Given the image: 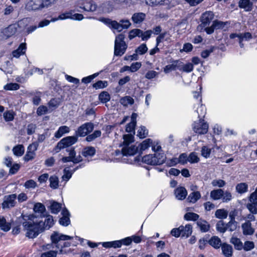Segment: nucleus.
I'll return each instance as SVG.
<instances>
[{
	"label": "nucleus",
	"instance_id": "1",
	"mask_svg": "<svg viewBox=\"0 0 257 257\" xmlns=\"http://www.w3.org/2000/svg\"><path fill=\"white\" fill-rule=\"evenodd\" d=\"M22 225L25 235L29 238H36L43 231L42 220L36 219L34 214H22Z\"/></svg>",
	"mask_w": 257,
	"mask_h": 257
},
{
	"label": "nucleus",
	"instance_id": "2",
	"mask_svg": "<svg viewBox=\"0 0 257 257\" xmlns=\"http://www.w3.org/2000/svg\"><path fill=\"white\" fill-rule=\"evenodd\" d=\"M73 238L72 236L61 234L58 232H54L51 235V239L52 243L55 247L60 249V252L62 253V248L66 246H69L70 244L67 242H63L61 244V241L71 240Z\"/></svg>",
	"mask_w": 257,
	"mask_h": 257
},
{
	"label": "nucleus",
	"instance_id": "3",
	"mask_svg": "<svg viewBox=\"0 0 257 257\" xmlns=\"http://www.w3.org/2000/svg\"><path fill=\"white\" fill-rule=\"evenodd\" d=\"M166 157L163 153H156L154 155L149 154L142 158V162L150 165H160L163 164Z\"/></svg>",
	"mask_w": 257,
	"mask_h": 257
},
{
	"label": "nucleus",
	"instance_id": "4",
	"mask_svg": "<svg viewBox=\"0 0 257 257\" xmlns=\"http://www.w3.org/2000/svg\"><path fill=\"white\" fill-rule=\"evenodd\" d=\"M102 21L109 27L117 30L118 32H120L123 29H127L131 25V23L128 20H121L119 23L109 19H103Z\"/></svg>",
	"mask_w": 257,
	"mask_h": 257
},
{
	"label": "nucleus",
	"instance_id": "5",
	"mask_svg": "<svg viewBox=\"0 0 257 257\" xmlns=\"http://www.w3.org/2000/svg\"><path fill=\"white\" fill-rule=\"evenodd\" d=\"M124 35L120 34L115 38L114 44V55L116 56H121L125 52L127 48V45L124 41Z\"/></svg>",
	"mask_w": 257,
	"mask_h": 257
},
{
	"label": "nucleus",
	"instance_id": "6",
	"mask_svg": "<svg viewBox=\"0 0 257 257\" xmlns=\"http://www.w3.org/2000/svg\"><path fill=\"white\" fill-rule=\"evenodd\" d=\"M94 127L92 122H85L79 126L75 132V135L78 137H87L91 133Z\"/></svg>",
	"mask_w": 257,
	"mask_h": 257
},
{
	"label": "nucleus",
	"instance_id": "7",
	"mask_svg": "<svg viewBox=\"0 0 257 257\" xmlns=\"http://www.w3.org/2000/svg\"><path fill=\"white\" fill-rule=\"evenodd\" d=\"M77 137L69 136L62 139L57 143L54 150L56 152H59L61 149L71 146L77 142Z\"/></svg>",
	"mask_w": 257,
	"mask_h": 257
},
{
	"label": "nucleus",
	"instance_id": "8",
	"mask_svg": "<svg viewBox=\"0 0 257 257\" xmlns=\"http://www.w3.org/2000/svg\"><path fill=\"white\" fill-rule=\"evenodd\" d=\"M174 0H145L147 5L150 7L165 6L171 9L174 6Z\"/></svg>",
	"mask_w": 257,
	"mask_h": 257
},
{
	"label": "nucleus",
	"instance_id": "9",
	"mask_svg": "<svg viewBox=\"0 0 257 257\" xmlns=\"http://www.w3.org/2000/svg\"><path fill=\"white\" fill-rule=\"evenodd\" d=\"M17 31V25L13 24L3 29L0 33L1 39H7L14 35Z\"/></svg>",
	"mask_w": 257,
	"mask_h": 257
},
{
	"label": "nucleus",
	"instance_id": "10",
	"mask_svg": "<svg viewBox=\"0 0 257 257\" xmlns=\"http://www.w3.org/2000/svg\"><path fill=\"white\" fill-rule=\"evenodd\" d=\"M193 131L198 134H205L208 129V125L204 121V120L199 119L198 122H195L193 124Z\"/></svg>",
	"mask_w": 257,
	"mask_h": 257
},
{
	"label": "nucleus",
	"instance_id": "11",
	"mask_svg": "<svg viewBox=\"0 0 257 257\" xmlns=\"http://www.w3.org/2000/svg\"><path fill=\"white\" fill-rule=\"evenodd\" d=\"M17 195L16 194L6 195L4 198V201L2 204L3 209H8L14 207L16 204V199Z\"/></svg>",
	"mask_w": 257,
	"mask_h": 257
},
{
	"label": "nucleus",
	"instance_id": "12",
	"mask_svg": "<svg viewBox=\"0 0 257 257\" xmlns=\"http://www.w3.org/2000/svg\"><path fill=\"white\" fill-rule=\"evenodd\" d=\"M84 17L82 14L74 13L73 10L66 12L59 15V19L61 20L65 19H72L73 20L80 21L83 19Z\"/></svg>",
	"mask_w": 257,
	"mask_h": 257
},
{
	"label": "nucleus",
	"instance_id": "13",
	"mask_svg": "<svg viewBox=\"0 0 257 257\" xmlns=\"http://www.w3.org/2000/svg\"><path fill=\"white\" fill-rule=\"evenodd\" d=\"M80 8L88 12H94L97 9V5L92 0H81L79 1Z\"/></svg>",
	"mask_w": 257,
	"mask_h": 257
},
{
	"label": "nucleus",
	"instance_id": "14",
	"mask_svg": "<svg viewBox=\"0 0 257 257\" xmlns=\"http://www.w3.org/2000/svg\"><path fill=\"white\" fill-rule=\"evenodd\" d=\"M214 14L211 11H206L203 13L200 18V27L208 26L214 18Z\"/></svg>",
	"mask_w": 257,
	"mask_h": 257
},
{
	"label": "nucleus",
	"instance_id": "15",
	"mask_svg": "<svg viewBox=\"0 0 257 257\" xmlns=\"http://www.w3.org/2000/svg\"><path fill=\"white\" fill-rule=\"evenodd\" d=\"M38 147V144L37 143H33L28 146L27 153L24 157L25 161L28 162L35 158V152L37 150Z\"/></svg>",
	"mask_w": 257,
	"mask_h": 257
},
{
	"label": "nucleus",
	"instance_id": "16",
	"mask_svg": "<svg viewBox=\"0 0 257 257\" xmlns=\"http://www.w3.org/2000/svg\"><path fill=\"white\" fill-rule=\"evenodd\" d=\"M182 65V61L180 60H173L171 64L166 65L164 68V72L165 73H168L172 71L179 69Z\"/></svg>",
	"mask_w": 257,
	"mask_h": 257
},
{
	"label": "nucleus",
	"instance_id": "17",
	"mask_svg": "<svg viewBox=\"0 0 257 257\" xmlns=\"http://www.w3.org/2000/svg\"><path fill=\"white\" fill-rule=\"evenodd\" d=\"M138 147L133 145H126L122 148L121 153L123 156H133L138 151Z\"/></svg>",
	"mask_w": 257,
	"mask_h": 257
},
{
	"label": "nucleus",
	"instance_id": "18",
	"mask_svg": "<svg viewBox=\"0 0 257 257\" xmlns=\"http://www.w3.org/2000/svg\"><path fill=\"white\" fill-rule=\"evenodd\" d=\"M209 244L214 248H219L221 246L222 251L225 254V246L221 243L220 239L217 236L212 237L209 240Z\"/></svg>",
	"mask_w": 257,
	"mask_h": 257
},
{
	"label": "nucleus",
	"instance_id": "19",
	"mask_svg": "<svg viewBox=\"0 0 257 257\" xmlns=\"http://www.w3.org/2000/svg\"><path fill=\"white\" fill-rule=\"evenodd\" d=\"M62 217L59 219V223L64 226H68L70 223V213L66 209H63L61 212Z\"/></svg>",
	"mask_w": 257,
	"mask_h": 257
},
{
	"label": "nucleus",
	"instance_id": "20",
	"mask_svg": "<svg viewBox=\"0 0 257 257\" xmlns=\"http://www.w3.org/2000/svg\"><path fill=\"white\" fill-rule=\"evenodd\" d=\"M253 4L250 0H239L238 7L245 12H250L252 9Z\"/></svg>",
	"mask_w": 257,
	"mask_h": 257
},
{
	"label": "nucleus",
	"instance_id": "21",
	"mask_svg": "<svg viewBox=\"0 0 257 257\" xmlns=\"http://www.w3.org/2000/svg\"><path fill=\"white\" fill-rule=\"evenodd\" d=\"M176 198L180 200H184L187 196V191L183 187H179L175 190Z\"/></svg>",
	"mask_w": 257,
	"mask_h": 257
},
{
	"label": "nucleus",
	"instance_id": "22",
	"mask_svg": "<svg viewBox=\"0 0 257 257\" xmlns=\"http://www.w3.org/2000/svg\"><path fill=\"white\" fill-rule=\"evenodd\" d=\"M146 15L144 13H136L132 17V20L134 24H141L145 19Z\"/></svg>",
	"mask_w": 257,
	"mask_h": 257
},
{
	"label": "nucleus",
	"instance_id": "23",
	"mask_svg": "<svg viewBox=\"0 0 257 257\" xmlns=\"http://www.w3.org/2000/svg\"><path fill=\"white\" fill-rule=\"evenodd\" d=\"M26 8L29 11H36L41 10L39 0H32L29 2Z\"/></svg>",
	"mask_w": 257,
	"mask_h": 257
},
{
	"label": "nucleus",
	"instance_id": "24",
	"mask_svg": "<svg viewBox=\"0 0 257 257\" xmlns=\"http://www.w3.org/2000/svg\"><path fill=\"white\" fill-rule=\"evenodd\" d=\"M242 229L244 235H252L254 232V229L251 227V223L249 221L245 222L242 224Z\"/></svg>",
	"mask_w": 257,
	"mask_h": 257
},
{
	"label": "nucleus",
	"instance_id": "25",
	"mask_svg": "<svg viewBox=\"0 0 257 257\" xmlns=\"http://www.w3.org/2000/svg\"><path fill=\"white\" fill-rule=\"evenodd\" d=\"M11 222H7L5 217L0 216V229L2 230L8 232L11 229Z\"/></svg>",
	"mask_w": 257,
	"mask_h": 257
},
{
	"label": "nucleus",
	"instance_id": "26",
	"mask_svg": "<svg viewBox=\"0 0 257 257\" xmlns=\"http://www.w3.org/2000/svg\"><path fill=\"white\" fill-rule=\"evenodd\" d=\"M171 165H175L177 163H179L181 164H185L188 162V157H187V155L185 154H182L179 156V157L178 159L174 158L171 160Z\"/></svg>",
	"mask_w": 257,
	"mask_h": 257
},
{
	"label": "nucleus",
	"instance_id": "27",
	"mask_svg": "<svg viewBox=\"0 0 257 257\" xmlns=\"http://www.w3.org/2000/svg\"><path fill=\"white\" fill-rule=\"evenodd\" d=\"M26 50V43H22L19 46V48L14 50L12 52L13 57L16 58H19L21 55H23L25 53Z\"/></svg>",
	"mask_w": 257,
	"mask_h": 257
},
{
	"label": "nucleus",
	"instance_id": "28",
	"mask_svg": "<svg viewBox=\"0 0 257 257\" xmlns=\"http://www.w3.org/2000/svg\"><path fill=\"white\" fill-rule=\"evenodd\" d=\"M41 224L42 225L43 231L45 229H49L54 224L53 216L50 215H47L45 221L44 222L42 221Z\"/></svg>",
	"mask_w": 257,
	"mask_h": 257
},
{
	"label": "nucleus",
	"instance_id": "29",
	"mask_svg": "<svg viewBox=\"0 0 257 257\" xmlns=\"http://www.w3.org/2000/svg\"><path fill=\"white\" fill-rule=\"evenodd\" d=\"M235 190L238 194H242L245 193L248 190V184L244 182L238 183L235 186Z\"/></svg>",
	"mask_w": 257,
	"mask_h": 257
},
{
	"label": "nucleus",
	"instance_id": "30",
	"mask_svg": "<svg viewBox=\"0 0 257 257\" xmlns=\"http://www.w3.org/2000/svg\"><path fill=\"white\" fill-rule=\"evenodd\" d=\"M229 217L230 218V221L226 223V231L229 230L230 231H233L236 229L237 222L235 220L234 218L230 214L229 215Z\"/></svg>",
	"mask_w": 257,
	"mask_h": 257
},
{
	"label": "nucleus",
	"instance_id": "31",
	"mask_svg": "<svg viewBox=\"0 0 257 257\" xmlns=\"http://www.w3.org/2000/svg\"><path fill=\"white\" fill-rule=\"evenodd\" d=\"M70 131V128L66 125H63L58 128V131L55 132L54 136L56 138H60L65 134L68 133Z\"/></svg>",
	"mask_w": 257,
	"mask_h": 257
},
{
	"label": "nucleus",
	"instance_id": "32",
	"mask_svg": "<svg viewBox=\"0 0 257 257\" xmlns=\"http://www.w3.org/2000/svg\"><path fill=\"white\" fill-rule=\"evenodd\" d=\"M230 242L233 244L235 249L237 250H241L243 248V243L238 238L235 237H232L230 239Z\"/></svg>",
	"mask_w": 257,
	"mask_h": 257
},
{
	"label": "nucleus",
	"instance_id": "33",
	"mask_svg": "<svg viewBox=\"0 0 257 257\" xmlns=\"http://www.w3.org/2000/svg\"><path fill=\"white\" fill-rule=\"evenodd\" d=\"M101 136V132L100 130H95L92 134H89V135L86 137L85 140L88 142H90L100 137Z\"/></svg>",
	"mask_w": 257,
	"mask_h": 257
},
{
	"label": "nucleus",
	"instance_id": "34",
	"mask_svg": "<svg viewBox=\"0 0 257 257\" xmlns=\"http://www.w3.org/2000/svg\"><path fill=\"white\" fill-rule=\"evenodd\" d=\"M180 227H182L181 229V235L182 236L188 237L191 234L192 232V228L191 225L187 224L185 226H180Z\"/></svg>",
	"mask_w": 257,
	"mask_h": 257
},
{
	"label": "nucleus",
	"instance_id": "35",
	"mask_svg": "<svg viewBox=\"0 0 257 257\" xmlns=\"http://www.w3.org/2000/svg\"><path fill=\"white\" fill-rule=\"evenodd\" d=\"M197 224L202 232H206L209 229V224L204 220L200 219L197 221Z\"/></svg>",
	"mask_w": 257,
	"mask_h": 257
},
{
	"label": "nucleus",
	"instance_id": "36",
	"mask_svg": "<svg viewBox=\"0 0 257 257\" xmlns=\"http://www.w3.org/2000/svg\"><path fill=\"white\" fill-rule=\"evenodd\" d=\"M201 198V194L198 191L193 192L189 194L187 200L191 203H194Z\"/></svg>",
	"mask_w": 257,
	"mask_h": 257
},
{
	"label": "nucleus",
	"instance_id": "37",
	"mask_svg": "<svg viewBox=\"0 0 257 257\" xmlns=\"http://www.w3.org/2000/svg\"><path fill=\"white\" fill-rule=\"evenodd\" d=\"M51 212L53 214H58L62 208V204L55 201H53L50 206Z\"/></svg>",
	"mask_w": 257,
	"mask_h": 257
},
{
	"label": "nucleus",
	"instance_id": "38",
	"mask_svg": "<svg viewBox=\"0 0 257 257\" xmlns=\"http://www.w3.org/2000/svg\"><path fill=\"white\" fill-rule=\"evenodd\" d=\"M95 154V149L93 147H87L84 149L82 154L85 157H91Z\"/></svg>",
	"mask_w": 257,
	"mask_h": 257
},
{
	"label": "nucleus",
	"instance_id": "39",
	"mask_svg": "<svg viewBox=\"0 0 257 257\" xmlns=\"http://www.w3.org/2000/svg\"><path fill=\"white\" fill-rule=\"evenodd\" d=\"M119 102L122 105L127 106L128 105H132L134 103V100L130 96H125L120 98Z\"/></svg>",
	"mask_w": 257,
	"mask_h": 257
},
{
	"label": "nucleus",
	"instance_id": "40",
	"mask_svg": "<svg viewBox=\"0 0 257 257\" xmlns=\"http://www.w3.org/2000/svg\"><path fill=\"white\" fill-rule=\"evenodd\" d=\"M25 151V149L22 145H18L13 149L14 154L18 157L22 156Z\"/></svg>",
	"mask_w": 257,
	"mask_h": 257
},
{
	"label": "nucleus",
	"instance_id": "41",
	"mask_svg": "<svg viewBox=\"0 0 257 257\" xmlns=\"http://www.w3.org/2000/svg\"><path fill=\"white\" fill-rule=\"evenodd\" d=\"M224 192L222 189L214 190L211 192L210 196L214 200L220 199L223 195Z\"/></svg>",
	"mask_w": 257,
	"mask_h": 257
},
{
	"label": "nucleus",
	"instance_id": "42",
	"mask_svg": "<svg viewBox=\"0 0 257 257\" xmlns=\"http://www.w3.org/2000/svg\"><path fill=\"white\" fill-rule=\"evenodd\" d=\"M181 65V66L179 68V70L187 73L191 72L193 71L194 68L193 65L190 63H188L184 65L182 62V65Z\"/></svg>",
	"mask_w": 257,
	"mask_h": 257
},
{
	"label": "nucleus",
	"instance_id": "43",
	"mask_svg": "<svg viewBox=\"0 0 257 257\" xmlns=\"http://www.w3.org/2000/svg\"><path fill=\"white\" fill-rule=\"evenodd\" d=\"M15 115V113L13 110H8L3 113V117L6 121H11L13 120Z\"/></svg>",
	"mask_w": 257,
	"mask_h": 257
},
{
	"label": "nucleus",
	"instance_id": "44",
	"mask_svg": "<svg viewBox=\"0 0 257 257\" xmlns=\"http://www.w3.org/2000/svg\"><path fill=\"white\" fill-rule=\"evenodd\" d=\"M50 186L53 189H57L58 187L59 180L56 176H52L49 178Z\"/></svg>",
	"mask_w": 257,
	"mask_h": 257
},
{
	"label": "nucleus",
	"instance_id": "45",
	"mask_svg": "<svg viewBox=\"0 0 257 257\" xmlns=\"http://www.w3.org/2000/svg\"><path fill=\"white\" fill-rule=\"evenodd\" d=\"M152 143V141L150 139H147L144 140L141 144H140V151H145L149 148Z\"/></svg>",
	"mask_w": 257,
	"mask_h": 257
},
{
	"label": "nucleus",
	"instance_id": "46",
	"mask_svg": "<svg viewBox=\"0 0 257 257\" xmlns=\"http://www.w3.org/2000/svg\"><path fill=\"white\" fill-rule=\"evenodd\" d=\"M137 133V136L141 139H144L148 136V131L145 126H141L138 130Z\"/></svg>",
	"mask_w": 257,
	"mask_h": 257
},
{
	"label": "nucleus",
	"instance_id": "47",
	"mask_svg": "<svg viewBox=\"0 0 257 257\" xmlns=\"http://www.w3.org/2000/svg\"><path fill=\"white\" fill-rule=\"evenodd\" d=\"M82 160V157L80 155H78L75 159H71L69 156L64 157L62 158V161L63 163H66L68 162H73L74 163H78Z\"/></svg>",
	"mask_w": 257,
	"mask_h": 257
},
{
	"label": "nucleus",
	"instance_id": "48",
	"mask_svg": "<svg viewBox=\"0 0 257 257\" xmlns=\"http://www.w3.org/2000/svg\"><path fill=\"white\" fill-rule=\"evenodd\" d=\"M196 111L198 114V117L200 119L202 120V118L204 117L206 113V109L205 106L201 104L200 106L197 108Z\"/></svg>",
	"mask_w": 257,
	"mask_h": 257
},
{
	"label": "nucleus",
	"instance_id": "49",
	"mask_svg": "<svg viewBox=\"0 0 257 257\" xmlns=\"http://www.w3.org/2000/svg\"><path fill=\"white\" fill-rule=\"evenodd\" d=\"M110 99V95L106 91H103L99 95V99L102 103H106L108 102L109 101Z\"/></svg>",
	"mask_w": 257,
	"mask_h": 257
},
{
	"label": "nucleus",
	"instance_id": "50",
	"mask_svg": "<svg viewBox=\"0 0 257 257\" xmlns=\"http://www.w3.org/2000/svg\"><path fill=\"white\" fill-rule=\"evenodd\" d=\"M199 218V215L193 212H188L184 215V219L186 220L195 221Z\"/></svg>",
	"mask_w": 257,
	"mask_h": 257
},
{
	"label": "nucleus",
	"instance_id": "51",
	"mask_svg": "<svg viewBox=\"0 0 257 257\" xmlns=\"http://www.w3.org/2000/svg\"><path fill=\"white\" fill-rule=\"evenodd\" d=\"M4 88L6 90H16L20 88V85L16 83H10L5 85Z\"/></svg>",
	"mask_w": 257,
	"mask_h": 257
},
{
	"label": "nucleus",
	"instance_id": "52",
	"mask_svg": "<svg viewBox=\"0 0 257 257\" xmlns=\"http://www.w3.org/2000/svg\"><path fill=\"white\" fill-rule=\"evenodd\" d=\"M148 51V47H147L146 44H142L140 46H139L135 51V52L137 54V55H143L145 54Z\"/></svg>",
	"mask_w": 257,
	"mask_h": 257
},
{
	"label": "nucleus",
	"instance_id": "53",
	"mask_svg": "<svg viewBox=\"0 0 257 257\" xmlns=\"http://www.w3.org/2000/svg\"><path fill=\"white\" fill-rule=\"evenodd\" d=\"M45 206L41 203H37L34 205L33 210L36 213H43L45 211Z\"/></svg>",
	"mask_w": 257,
	"mask_h": 257
},
{
	"label": "nucleus",
	"instance_id": "54",
	"mask_svg": "<svg viewBox=\"0 0 257 257\" xmlns=\"http://www.w3.org/2000/svg\"><path fill=\"white\" fill-rule=\"evenodd\" d=\"M108 83L106 81L99 80L93 84V87L96 89H102L106 87Z\"/></svg>",
	"mask_w": 257,
	"mask_h": 257
},
{
	"label": "nucleus",
	"instance_id": "55",
	"mask_svg": "<svg viewBox=\"0 0 257 257\" xmlns=\"http://www.w3.org/2000/svg\"><path fill=\"white\" fill-rule=\"evenodd\" d=\"M254 247V243L252 241H245L243 244L242 249L245 251H250Z\"/></svg>",
	"mask_w": 257,
	"mask_h": 257
},
{
	"label": "nucleus",
	"instance_id": "56",
	"mask_svg": "<svg viewBox=\"0 0 257 257\" xmlns=\"http://www.w3.org/2000/svg\"><path fill=\"white\" fill-rule=\"evenodd\" d=\"M142 33V30L138 29H133L131 30L128 35V38L132 40L136 37H140V34Z\"/></svg>",
	"mask_w": 257,
	"mask_h": 257
},
{
	"label": "nucleus",
	"instance_id": "57",
	"mask_svg": "<svg viewBox=\"0 0 257 257\" xmlns=\"http://www.w3.org/2000/svg\"><path fill=\"white\" fill-rule=\"evenodd\" d=\"M199 160V158L198 157L196 153L192 152L188 156V162L191 163H198Z\"/></svg>",
	"mask_w": 257,
	"mask_h": 257
},
{
	"label": "nucleus",
	"instance_id": "58",
	"mask_svg": "<svg viewBox=\"0 0 257 257\" xmlns=\"http://www.w3.org/2000/svg\"><path fill=\"white\" fill-rule=\"evenodd\" d=\"M252 35L249 32H245L243 33H239V39H241V41H248L252 39Z\"/></svg>",
	"mask_w": 257,
	"mask_h": 257
},
{
	"label": "nucleus",
	"instance_id": "59",
	"mask_svg": "<svg viewBox=\"0 0 257 257\" xmlns=\"http://www.w3.org/2000/svg\"><path fill=\"white\" fill-rule=\"evenodd\" d=\"M201 152V155L203 157H204L205 158H208L210 157V154L211 152V149L208 148L206 146H203L202 148Z\"/></svg>",
	"mask_w": 257,
	"mask_h": 257
},
{
	"label": "nucleus",
	"instance_id": "60",
	"mask_svg": "<svg viewBox=\"0 0 257 257\" xmlns=\"http://www.w3.org/2000/svg\"><path fill=\"white\" fill-rule=\"evenodd\" d=\"M123 146H125L126 145H131V143L133 141V137L131 135H123Z\"/></svg>",
	"mask_w": 257,
	"mask_h": 257
},
{
	"label": "nucleus",
	"instance_id": "61",
	"mask_svg": "<svg viewBox=\"0 0 257 257\" xmlns=\"http://www.w3.org/2000/svg\"><path fill=\"white\" fill-rule=\"evenodd\" d=\"M246 207L252 214H257V204L250 202L247 204Z\"/></svg>",
	"mask_w": 257,
	"mask_h": 257
},
{
	"label": "nucleus",
	"instance_id": "62",
	"mask_svg": "<svg viewBox=\"0 0 257 257\" xmlns=\"http://www.w3.org/2000/svg\"><path fill=\"white\" fill-rule=\"evenodd\" d=\"M152 34V30H148L145 32L142 31V33L140 34V37L142 38V40L146 41L151 37Z\"/></svg>",
	"mask_w": 257,
	"mask_h": 257
},
{
	"label": "nucleus",
	"instance_id": "63",
	"mask_svg": "<svg viewBox=\"0 0 257 257\" xmlns=\"http://www.w3.org/2000/svg\"><path fill=\"white\" fill-rule=\"evenodd\" d=\"M216 229L220 233H223L225 232V223L223 220H220L217 223Z\"/></svg>",
	"mask_w": 257,
	"mask_h": 257
},
{
	"label": "nucleus",
	"instance_id": "64",
	"mask_svg": "<svg viewBox=\"0 0 257 257\" xmlns=\"http://www.w3.org/2000/svg\"><path fill=\"white\" fill-rule=\"evenodd\" d=\"M57 254V251L50 250L42 253L41 257H56Z\"/></svg>",
	"mask_w": 257,
	"mask_h": 257
}]
</instances>
